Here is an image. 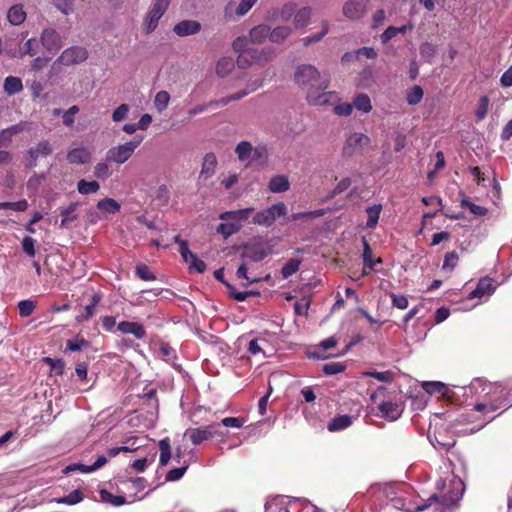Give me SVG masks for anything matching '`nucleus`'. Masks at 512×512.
Segmentation results:
<instances>
[{"label": "nucleus", "instance_id": "f257e3e1", "mask_svg": "<svg viewBox=\"0 0 512 512\" xmlns=\"http://www.w3.org/2000/svg\"><path fill=\"white\" fill-rule=\"evenodd\" d=\"M295 82L306 90V99L310 105L324 106L337 99L335 92L327 91L329 78L321 75L311 64L299 65L294 74Z\"/></svg>", "mask_w": 512, "mask_h": 512}, {"label": "nucleus", "instance_id": "f03ea898", "mask_svg": "<svg viewBox=\"0 0 512 512\" xmlns=\"http://www.w3.org/2000/svg\"><path fill=\"white\" fill-rule=\"evenodd\" d=\"M254 211L252 207L244 208L236 211H225L219 215V219L225 221L220 223L216 232L221 234L224 239H228L233 234L239 232L250 214Z\"/></svg>", "mask_w": 512, "mask_h": 512}, {"label": "nucleus", "instance_id": "7ed1b4c3", "mask_svg": "<svg viewBox=\"0 0 512 512\" xmlns=\"http://www.w3.org/2000/svg\"><path fill=\"white\" fill-rule=\"evenodd\" d=\"M142 141L143 136H136L124 144L111 147L105 154V161L113 162L118 165L125 163L131 158Z\"/></svg>", "mask_w": 512, "mask_h": 512}, {"label": "nucleus", "instance_id": "20e7f679", "mask_svg": "<svg viewBox=\"0 0 512 512\" xmlns=\"http://www.w3.org/2000/svg\"><path fill=\"white\" fill-rule=\"evenodd\" d=\"M287 212L286 204L279 202L257 212L252 218V223L260 226L270 227L277 218L286 216Z\"/></svg>", "mask_w": 512, "mask_h": 512}, {"label": "nucleus", "instance_id": "39448f33", "mask_svg": "<svg viewBox=\"0 0 512 512\" xmlns=\"http://www.w3.org/2000/svg\"><path fill=\"white\" fill-rule=\"evenodd\" d=\"M171 0H154L147 15L144 25L147 34L152 33L158 26L159 20L167 11Z\"/></svg>", "mask_w": 512, "mask_h": 512}, {"label": "nucleus", "instance_id": "423d86ee", "mask_svg": "<svg viewBox=\"0 0 512 512\" xmlns=\"http://www.w3.org/2000/svg\"><path fill=\"white\" fill-rule=\"evenodd\" d=\"M88 58V52L85 48L80 46H72L66 48L60 56L53 63L52 68L56 65L62 64L65 66H71L84 62Z\"/></svg>", "mask_w": 512, "mask_h": 512}, {"label": "nucleus", "instance_id": "0eeeda50", "mask_svg": "<svg viewBox=\"0 0 512 512\" xmlns=\"http://www.w3.org/2000/svg\"><path fill=\"white\" fill-rule=\"evenodd\" d=\"M454 489L442 497L441 502H439L438 507L436 508L437 512H453L454 507L461 499L464 484L460 479L453 481Z\"/></svg>", "mask_w": 512, "mask_h": 512}, {"label": "nucleus", "instance_id": "6e6552de", "mask_svg": "<svg viewBox=\"0 0 512 512\" xmlns=\"http://www.w3.org/2000/svg\"><path fill=\"white\" fill-rule=\"evenodd\" d=\"M268 252L265 246L259 242L247 243L242 247L241 259L244 262H260L266 258Z\"/></svg>", "mask_w": 512, "mask_h": 512}, {"label": "nucleus", "instance_id": "1a4fd4ad", "mask_svg": "<svg viewBox=\"0 0 512 512\" xmlns=\"http://www.w3.org/2000/svg\"><path fill=\"white\" fill-rule=\"evenodd\" d=\"M370 144V138L363 133L350 134L343 146V155L352 156Z\"/></svg>", "mask_w": 512, "mask_h": 512}, {"label": "nucleus", "instance_id": "9d476101", "mask_svg": "<svg viewBox=\"0 0 512 512\" xmlns=\"http://www.w3.org/2000/svg\"><path fill=\"white\" fill-rule=\"evenodd\" d=\"M53 151L52 145L48 140H41L35 146L30 147L27 151L29 159L27 162L28 168H34L38 164L41 157L49 156Z\"/></svg>", "mask_w": 512, "mask_h": 512}, {"label": "nucleus", "instance_id": "9b49d317", "mask_svg": "<svg viewBox=\"0 0 512 512\" xmlns=\"http://www.w3.org/2000/svg\"><path fill=\"white\" fill-rule=\"evenodd\" d=\"M368 0H347L342 8L343 15L350 20L361 19L367 12Z\"/></svg>", "mask_w": 512, "mask_h": 512}, {"label": "nucleus", "instance_id": "f8f14e48", "mask_svg": "<svg viewBox=\"0 0 512 512\" xmlns=\"http://www.w3.org/2000/svg\"><path fill=\"white\" fill-rule=\"evenodd\" d=\"M40 41L44 48L49 52H56L63 45L60 34L53 28L43 29L40 35Z\"/></svg>", "mask_w": 512, "mask_h": 512}, {"label": "nucleus", "instance_id": "ddd939ff", "mask_svg": "<svg viewBox=\"0 0 512 512\" xmlns=\"http://www.w3.org/2000/svg\"><path fill=\"white\" fill-rule=\"evenodd\" d=\"M380 417H383L389 421H395L402 415L404 406L398 402L383 401L378 406Z\"/></svg>", "mask_w": 512, "mask_h": 512}, {"label": "nucleus", "instance_id": "4468645a", "mask_svg": "<svg viewBox=\"0 0 512 512\" xmlns=\"http://www.w3.org/2000/svg\"><path fill=\"white\" fill-rule=\"evenodd\" d=\"M496 290L494 280L490 277H483L479 280L476 288L469 293V299H482L491 296Z\"/></svg>", "mask_w": 512, "mask_h": 512}, {"label": "nucleus", "instance_id": "2eb2a0df", "mask_svg": "<svg viewBox=\"0 0 512 512\" xmlns=\"http://www.w3.org/2000/svg\"><path fill=\"white\" fill-rule=\"evenodd\" d=\"M258 0H241L236 6L233 2H229L224 9L225 17L231 18L233 15L238 17L246 15Z\"/></svg>", "mask_w": 512, "mask_h": 512}, {"label": "nucleus", "instance_id": "dca6fc26", "mask_svg": "<svg viewBox=\"0 0 512 512\" xmlns=\"http://www.w3.org/2000/svg\"><path fill=\"white\" fill-rule=\"evenodd\" d=\"M201 30V24L195 20H183L178 22L173 31L180 37L197 34Z\"/></svg>", "mask_w": 512, "mask_h": 512}, {"label": "nucleus", "instance_id": "f3484780", "mask_svg": "<svg viewBox=\"0 0 512 512\" xmlns=\"http://www.w3.org/2000/svg\"><path fill=\"white\" fill-rule=\"evenodd\" d=\"M251 58L258 66H265L267 63L272 61L274 57V49L272 47H264L262 49L250 48Z\"/></svg>", "mask_w": 512, "mask_h": 512}, {"label": "nucleus", "instance_id": "a211bd4d", "mask_svg": "<svg viewBox=\"0 0 512 512\" xmlns=\"http://www.w3.org/2000/svg\"><path fill=\"white\" fill-rule=\"evenodd\" d=\"M210 433L211 431L208 430V426L188 428L184 432V437L188 438L193 445H199L210 439Z\"/></svg>", "mask_w": 512, "mask_h": 512}, {"label": "nucleus", "instance_id": "6ab92c4d", "mask_svg": "<svg viewBox=\"0 0 512 512\" xmlns=\"http://www.w3.org/2000/svg\"><path fill=\"white\" fill-rule=\"evenodd\" d=\"M217 158L214 153H207L203 158L199 180L206 181L211 178L216 170Z\"/></svg>", "mask_w": 512, "mask_h": 512}, {"label": "nucleus", "instance_id": "aec40b11", "mask_svg": "<svg viewBox=\"0 0 512 512\" xmlns=\"http://www.w3.org/2000/svg\"><path fill=\"white\" fill-rule=\"evenodd\" d=\"M67 160L71 164H86L91 160V152L85 147L73 148L68 151Z\"/></svg>", "mask_w": 512, "mask_h": 512}, {"label": "nucleus", "instance_id": "412c9836", "mask_svg": "<svg viewBox=\"0 0 512 512\" xmlns=\"http://www.w3.org/2000/svg\"><path fill=\"white\" fill-rule=\"evenodd\" d=\"M116 330L123 334H132L137 339H142L146 334L139 322H118Z\"/></svg>", "mask_w": 512, "mask_h": 512}, {"label": "nucleus", "instance_id": "4be33fe9", "mask_svg": "<svg viewBox=\"0 0 512 512\" xmlns=\"http://www.w3.org/2000/svg\"><path fill=\"white\" fill-rule=\"evenodd\" d=\"M362 242H363V262H364L363 274L366 275L367 268L370 270H373V271H377L375 266L377 264L382 263V259L381 258L371 259L372 250H371V247H370L368 241L365 238H363Z\"/></svg>", "mask_w": 512, "mask_h": 512}, {"label": "nucleus", "instance_id": "5701e85b", "mask_svg": "<svg viewBox=\"0 0 512 512\" xmlns=\"http://www.w3.org/2000/svg\"><path fill=\"white\" fill-rule=\"evenodd\" d=\"M268 188L272 193L286 192L290 188V182L284 175H277L270 179Z\"/></svg>", "mask_w": 512, "mask_h": 512}, {"label": "nucleus", "instance_id": "b1692460", "mask_svg": "<svg viewBox=\"0 0 512 512\" xmlns=\"http://www.w3.org/2000/svg\"><path fill=\"white\" fill-rule=\"evenodd\" d=\"M270 26L261 24L252 28L249 32V38L252 43L261 44L266 38H269Z\"/></svg>", "mask_w": 512, "mask_h": 512}, {"label": "nucleus", "instance_id": "393cba45", "mask_svg": "<svg viewBox=\"0 0 512 512\" xmlns=\"http://www.w3.org/2000/svg\"><path fill=\"white\" fill-rule=\"evenodd\" d=\"M353 108L363 113H369L372 110L370 97L365 93H358L352 101Z\"/></svg>", "mask_w": 512, "mask_h": 512}, {"label": "nucleus", "instance_id": "a878e982", "mask_svg": "<svg viewBox=\"0 0 512 512\" xmlns=\"http://www.w3.org/2000/svg\"><path fill=\"white\" fill-rule=\"evenodd\" d=\"M352 424V417L349 415H340L334 417L328 423V430L331 432L341 431L348 428Z\"/></svg>", "mask_w": 512, "mask_h": 512}, {"label": "nucleus", "instance_id": "bb28decb", "mask_svg": "<svg viewBox=\"0 0 512 512\" xmlns=\"http://www.w3.org/2000/svg\"><path fill=\"white\" fill-rule=\"evenodd\" d=\"M292 33V29L289 26H278L273 30L270 29L269 40L273 43H282Z\"/></svg>", "mask_w": 512, "mask_h": 512}, {"label": "nucleus", "instance_id": "cd10ccee", "mask_svg": "<svg viewBox=\"0 0 512 512\" xmlns=\"http://www.w3.org/2000/svg\"><path fill=\"white\" fill-rule=\"evenodd\" d=\"M392 504L395 508L405 510L407 512H419L423 511L430 506L428 503H424L422 505H413L410 502H406L402 498H394L392 499Z\"/></svg>", "mask_w": 512, "mask_h": 512}, {"label": "nucleus", "instance_id": "c85d7f7f", "mask_svg": "<svg viewBox=\"0 0 512 512\" xmlns=\"http://www.w3.org/2000/svg\"><path fill=\"white\" fill-rule=\"evenodd\" d=\"M7 18L12 25H20L25 21L26 13L21 5H14L9 9Z\"/></svg>", "mask_w": 512, "mask_h": 512}, {"label": "nucleus", "instance_id": "c756f323", "mask_svg": "<svg viewBox=\"0 0 512 512\" xmlns=\"http://www.w3.org/2000/svg\"><path fill=\"white\" fill-rule=\"evenodd\" d=\"M312 9L310 7H302L294 16V25L296 28L306 27L311 18Z\"/></svg>", "mask_w": 512, "mask_h": 512}, {"label": "nucleus", "instance_id": "7c9ffc66", "mask_svg": "<svg viewBox=\"0 0 512 512\" xmlns=\"http://www.w3.org/2000/svg\"><path fill=\"white\" fill-rule=\"evenodd\" d=\"M421 387L428 394L439 393L441 395H446L448 392V387L439 381H424L422 382Z\"/></svg>", "mask_w": 512, "mask_h": 512}, {"label": "nucleus", "instance_id": "2f4dec72", "mask_svg": "<svg viewBox=\"0 0 512 512\" xmlns=\"http://www.w3.org/2000/svg\"><path fill=\"white\" fill-rule=\"evenodd\" d=\"M4 90L8 95H14L23 90V84L20 78L8 76L4 81Z\"/></svg>", "mask_w": 512, "mask_h": 512}, {"label": "nucleus", "instance_id": "473e14b6", "mask_svg": "<svg viewBox=\"0 0 512 512\" xmlns=\"http://www.w3.org/2000/svg\"><path fill=\"white\" fill-rule=\"evenodd\" d=\"M97 208L103 213L114 214L120 211V204L112 198H104L97 203Z\"/></svg>", "mask_w": 512, "mask_h": 512}, {"label": "nucleus", "instance_id": "72a5a7b5", "mask_svg": "<svg viewBox=\"0 0 512 512\" xmlns=\"http://www.w3.org/2000/svg\"><path fill=\"white\" fill-rule=\"evenodd\" d=\"M234 60L231 57H222L216 65V73L220 77H226L234 69Z\"/></svg>", "mask_w": 512, "mask_h": 512}, {"label": "nucleus", "instance_id": "f704fd0d", "mask_svg": "<svg viewBox=\"0 0 512 512\" xmlns=\"http://www.w3.org/2000/svg\"><path fill=\"white\" fill-rule=\"evenodd\" d=\"M84 499L83 493L76 489L70 492L68 495L55 498L54 501L57 504L75 505L80 503Z\"/></svg>", "mask_w": 512, "mask_h": 512}, {"label": "nucleus", "instance_id": "c9c22d12", "mask_svg": "<svg viewBox=\"0 0 512 512\" xmlns=\"http://www.w3.org/2000/svg\"><path fill=\"white\" fill-rule=\"evenodd\" d=\"M77 204H70L68 207L60 210V215L62 216L60 226L62 228H67L73 221L76 220L77 216L75 215Z\"/></svg>", "mask_w": 512, "mask_h": 512}, {"label": "nucleus", "instance_id": "e433bc0d", "mask_svg": "<svg viewBox=\"0 0 512 512\" xmlns=\"http://www.w3.org/2000/svg\"><path fill=\"white\" fill-rule=\"evenodd\" d=\"M101 501L109 503L112 506L119 507L126 503L124 496L113 495L109 491L102 489L99 492Z\"/></svg>", "mask_w": 512, "mask_h": 512}, {"label": "nucleus", "instance_id": "4c0bfd02", "mask_svg": "<svg viewBox=\"0 0 512 512\" xmlns=\"http://www.w3.org/2000/svg\"><path fill=\"white\" fill-rule=\"evenodd\" d=\"M381 210H382V206L380 204L367 207L366 212H367L368 219L366 222V226L368 228L373 229L376 227L378 220H379Z\"/></svg>", "mask_w": 512, "mask_h": 512}, {"label": "nucleus", "instance_id": "58836bf2", "mask_svg": "<svg viewBox=\"0 0 512 512\" xmlns=\"http://www.w3.org/2000/svg\"><path fill=\"white\" fill-rule=\"evenodd\" d=\"M100 189V185L97 181H86L85 179H81L77 183V190L82 195H88L96 193Z\"/></svg>", "mask_w": 512, "mask_h": 512}, {"label": "nucleus", "instance_id": "ea45409f", "mask_svg": "<svg viewBox=\"0 0 512 512\" xmlns=\"http://www.w3.org/2000/svg\"><path fill=\"white\" fill-rule=\"evenodd\" d=\"M253 151L252 144L249 141H241L235 147V153L239 161H245L251 157Z\"/></svg>", "mask_w": 512, "mask_h": 512}, {"label": "nucleus", "instance_id": "a19ab883", "mask_svg": "<svg viewBox=\"0 0 512 512\" xmlns=\"http://www.w3.org/2000/svg\"><path fill=\"white\" fill-rule=\"evenodd\" d=\"M159 449H160V458L159 463L161 466H165L168 464L171 458V446L170 440L168 438H164L159 441Z\"/></svg>", "mask_w": 512, "mask_h": 512}, {"label": "nucleus", "instance_id": "79ce46f5", "mask_svg": "<svg viewBox=\"0 0 512 512\" xmlns=\"http://www.w3.org/2000/svg\"><path fill=\"white\" fill-rule=\"evenodd\" d=\"M328 32H329V24L327 21H323L321 32H319L315 35L309 36V37H304L301 39V42L305 47H307V46L311 45L312 43L321 41L328 34Z\"/></svg>", "mask_w": 512, "mask_h": 512}, {"label": "nucleus", "instance_id": "37998d69", "mask_svg": "<svg viewBox=\"0 0 512 512\" xmlns=\"http://www.w3.org/2000/svg\"><path fill=\"white\" fill-rule=\"evenodd\" d=\"M300 264L301 261L297 258L289 259L281 269L282 277L284 279H288L289 277H291L299 270Z\"/></svg>", "mask_w": 512, "mask_h": 512}, {"label": "nucleus", "instance_id": "c03bdc74", "mask_svg": "<svg viewBox=\"0 0 512 512\" xmlns=\"http://www.w3.org/2000/svg\"><path fill=\"white\" fill-rule=\"evenodd\" d=\"M461 207L468 208L470 212L477 216H484L487 214L488 210L484 206L476 205L472 203L469 199L462 196L460 200Z\"/></svg>", "mask_w": 512, "mask_h": 512}, {"label": "nucleus", "instance_id": "a18cd8bd", "mask_svg": "<svg viewBox=\"0 0 512 512\" xmlns=\"http://www.w3.org/2000/svg\"><path fill=\"white\" fill-rule=\"evenodd\" d=\"M423 95V89L420 86L415 85L407 92L406 101L409 105H417L421 102Z\"/></svg>", "mask_w": 512, "mask_h": 512}, {"label": "nucleus", "instance_id": "49530a36", "mask_svg": "<svg viewBox=\"0 0 512 512\" xmlns=\"http://www.w3.org/2000/svg\"><path fill=\"white\" fill-rule=\"evenodd\" d=\"M170 102V95L167 91H159L154 98V106L159 111H164Z\"/></svg>", "mask_w": 512, "mask_h": 512}, {"label": "nucleus", "instance_id": "de8ad7c7", "mask_svg": "<svg viewBox=\"0 0 512 512\" xmlns=\"http://www.w3.org/2000/svg\"><path fill=\"white\" fill-rule=\"evenodd\" d=\"M346 369V365L341 362H330L323 365V372L326 375H336L344 372Z\"/></svg>", "mask_w": 512, "mask_h": 512}, {"label": "nucleus", "instance_id": "09e8293b", "mask_svg": "<svg viewBox=\"0 0 512 512\" xmlns=\"http://www.w3.org/2000/svg\"><path fill=\"white\" fill-rule=\"evenodd\" d=\"M28 208V202L25 199L16 202H0V209H11L17 212H23Z\"/></svg>", "mask_w": 512, "mask_h": 512}, {"label": "nucleus", "instance_id": "8fccbe9b", "mask_svg": "<svg viewBox=\"0 0 512 512\" xmlns=\"http://www.w3.org/2000/svg\"><path fill=\"white\" fill-rule=\"evenodd\" d=\"M267 157H268V151H267L266 146L259 145L255 148H253L252 155H251V158L253 161H255L259 164H264L267 160Z\"/></svg>", "mask_w": 512, "mask_h": 512}, {"label": "nucleus", "instance_id": "3c124183", "mask_svg": "<svg viewBox=\"0 0 512 512\" xmlns=\"http://www.w3.org/2000/svg\"><path fill=\"white\" fill-rule=\"evenodd\" d=\"M175 242L179 244V253L185 263H189L190 257L194 254L190 251L188 243L185 240H181L179 236L175 237Z\"/></svg>", "mask_w": 512, "mask_h": 512}, {"label": "nucleus", "instance_id": "603ef678", "mask_svg": "<svg viewBox=\"0 0 512 512\" xmlns=\"http://www.w3.org/2000/svg\"><path fill=\"white\" fill-rule=\"evenodd\" d=\"M94 176L98 179L105 180L111 175L110 168L106 162H99L94 167Z\"/></svg>", "mask_w": 512, "mask_h": 512}, {"label": "nucleus", "instance_id": "864d4df0", "mask_svg": "<svg viewBox=\"0 0 512 512\" xmlns=\"http://www.w3.org/2000/svg\"><path fill=\"white\" fill-rule=\"evenodd\" d=\"M35 309V302L32 300H22L18 303V310L21 317H28Z\"/></svg>", "mask_w": 512, "mask_h": 512}, {"label": "nucleus", "instance_id": "5fc2aeb1", "mask_svg": "<svg viewBox=\"0 0 512 512\" xmlns=\"http://www.w3.org/2000/svg\"><path fill=\"white\" fill-rule=\"evenodd\" d=\"M253 64H255V62L254 59L251 58L250 48L244 51V53L238 55L237 65L239 68L247 69L251 67Z\"/></svg>", "mask_w": 512, "mask_h": 512}, {"label": "nucleus", "instance_id": "6e6d98bb", "mask_svg": "<svg viewBox=\"0 0 512 512\" xmlns=\"http://www.w3.org/2000/svg\"><path fill=\"white\" fill-rule=\"evenodd\" d=\"M489 108V98L487 96H482L479 100V104L477 107V110L475 112V116L478 120H483L487 113Z\"/></svg>", "mask_w": 512, "mask_h": 512}, {"label": "nucleus", "instance_id": "4d7b16f0", "mask_svg": "<svg viewBox=\"0 0 512 512\" xmlns=\"http://www.w3.org/2000/svg\"><path fill=\"white\" fill-rule=\"evenodd\" d=\"M88 341L83 338L75 337L67 341L66 349L69 351H80L84 347H88Z\"/></svg>", "mask_w": 512, "mask_h": 512}, {"label": "nucleus", "instance_id": "13d9d810", "mask_svg": "<svg viewBox=\"0 0 512 512\" xmlns=\"http://www.w3.org/2000/svg\"><path fill=\"white\" fill-rule=\"evenodd\" d=\"M419 50L421 56L429 62L436 54V46L428 42L421 44Z\"/></svg>", "mask_w": 512, "mask_h": 512}, {"label": "nucleus", "instance_id": "bf43d9fd", "mask_svg": "<svg viewBox=\"0 0 512 512\" xmlns=\"http://www.w3.org/2000/svg\"><path fill=\"white\" fill-rule=\"evenodd\" d=\"M363 375L375 378L380 382H391L393 380V374L390 371H368L364 372Z\"/></svg>", "mask_w": 512, "mask_h": 512}, {"label": "nucleus", "instance_id": "052dcab7", "mask_svg": "<svg viewBox=\"0 0 512 512\" xmlns=\"http://www.w3.org/2000/svg\"><path fill=\"white\" fill-rule=\"evenodd\" d=\"M208 426V430L211 431L210 433V439H217L220 441H223L226 438V433L222 430L221 423H213Z\"/></svg>", "mask_w": 512, "mask_h": 512}, {"label": "nucleus", "instance_id": "680f3d73", "mask_svg": "<svg viewBox=\"0 0 512 512\" xmlns=\"http://www.w3.org/2000/svg\"><path fill=\"white\" fill-rule=\"evenodd\" d=\"M479 388H481V392H484L485 394H489L490 391L492 390L493 386L491 384H487L485 381H483L481 379H475L469 387L470 391L475 392V393L478 392Z\"/></svg>", "mask_w": 512, "mask_h": 512}, {"label": "nucleus", "instance_id": "e2e57ef3", "mask_svg": "<svg viewBox=\"0 0 512 512\" xmlns=\"http://www.w3.org/2000/svg\"><path fill=\"white\" fill-rule=\"evenodd\" d=\"M136 275L145 281L155 280V276L147 265L141 264L136 267Z\"/></svg>", "mask_w": 512, "mask_h": 512}, {"label": "nucleus", "instance_id": "0e129e2a", "mask_svg": "<svg viewBox=\"0 0 512 512\" xmlns=\"http://www.w3.org/2000/svg\"><path fill=\"white\" fill-rule=\"evenodd\" d=\"M78 111V106L73 105L68 110L63 112V124L67 127L72 126L75 122L74 116L78 113Z\"/></svg>", "mask_w": 512, "mask_h": 512}, {"label": "nucleus", "instance_id": "69168bd1", "mask_svg": "<svg viewBox=\"0 0 512 512\" xmlns=\"http://www.w3.org/2000/svg\"><path fill=\"white\" fill-rule=\"evenodd\" d=\"M23 251L30 257L35 256V240L32 237L26 236L21 243Z\"/></svg>", "mask_w": 512, "mask_h": 512}, {"label": "nucleus", "instance_id": "338daca9", "mask_svg": "<svg viewBox=\"0 0 512 512\" xmlns=\"http://www.w3.org/2000/svg\"><path fill=\"white\" fill-rule=\"evenodd\" d=\"M286 512H301L304 499L287 497Z\"/></svg>", "mask_w": 512, "mask_h": 512}, {"label": "nucleus", "instance_id": "774afa93", "mask_svg": "<svg viewBox=\"0 0 512 512\" xmlns=\"http://www.w3.org/2000/svg\"><path fill=\"white\" fill-rule=\"evenodd\" d=\"M129 112V106L127 104H121L112 113V119L114 122H120L124 120Z\"/></svg>", "mask_w": 512, "mask_h": 512}]
</instances>
